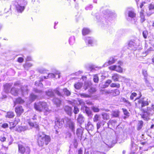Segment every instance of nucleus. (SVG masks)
Masks as SVG:
<instances>
[{
    "label": "nucleus",
    "mask_w": 154,
    "mask_h": 154,
    "mask_svg": "<svg viewBox=\"0 0 154 154\" xmlns=\"http://www.w3.org/2000/svg\"><path fill=\"white\" fill-rule=\"evenodd\" d=\"M24 59L22 57H19L17 59V61L20 63H22Z\"/></svg>",
    "instance_id": "54"
},
{
    "label": "nucleus",
    "mask_w": 154,
    "mask_h": 154,
    "mask_svg": "<svg viewBox=\"0 0 154 154\" xmlns=\"http://www.w3.org/2000/svg\"><path fill=\"white\" fill-rule=\"evenodd\" d=\"M122 101L126 103V106H131V103L128 100H126L125 98H122Z\"/></svg>",
    "instance_id": "35"
},
{
    "label": "nucleus",
    "mask_w": 154,
    "mask_h": 154,
    "mask_svg": "<svg viewBox=\"0 0 154 154\" xmlns=\"http://www.w3.org/2000/svg\"><path fill=\"white\" fill-rule=\"evenodd\" d=\"M18 90L16 89L14 87L12 88L10 90V93L14 96H17L18 95Z\"/></svg>",
    "instance_id": "20"
},
{
    "label": "nucleus",
    "mask_w": 154,
    "mask_h": 154,
    "mask_svg": "<svg viewBox=\"0 0 154 154\" xmlns=\"http://www.w3.org/2000/svg\"><path fill=\"white\" fill-rule=\"evenodd\" d=\"M83 133V131L82 129L81 128L77 129L76 130V134L78 137H81Z\"/></svg>",
    "instance_id": "30"
},
{
    "label": "nucleus",
    "mask_w": 154,
    "mask_h": 154,
    "mask_svg": "<svg viewBox=\"0 0 154 154\" xmlns=\"http://www.w3.org/2000/svg\"><path fill=\"white\" fill-rule=\"evenodd\" d=\"M84 117L82 114H79L77 118V121L80 124L84 122Z\"/></svg>",
    "instance_id": "18"
},
{
    "label": "nucleus",
    "mask_w": 154,
    "mask_h": 154,
    "mask_svg": "<svg viewBox=\"0 0 154 154\" xmlns=\"http://www.w3.org/2000/svg\"><path fill=\"white\" fill-rule=\"evenodd\" d=\"M33 66L32 64L29 63H26L23 65L24 68L26 69H28Z\"/></svg>",
    "instance_id": "38"
},
{
    "label": "nucleus",
    "mask_w": 154,
    "mask_h": 154,
    "mask_svg": "<svg viewBox=\"0 0 154 154\" xmlns=\"http://www.w3.org/2000/svg\"><path fill=\"white\" fill-rule=\"evenodd\" d=\"M146 2H141L140 5V8H142L143 7L144 5V4Z\"/></svg>",
    "instance_id": "61"
},
{
    "label": "nucleus",
    "mask_w": 154,
    "mask_h": 154,
    "mask_svg": "<svg viewBox=\"0 0 154 154\" xmlns=\"http://www.w3.org/2000/svg\"><path fill=\"white\" fill-rule=\"evenodd\" d=\"M15 112L17 116H20L24 112V109L22 106H17L15 108Z\"/></svg>",
    "instance_id": "7"
},
{
    "label": "nucleus",
    "mask_w": 154,
    "mask_h": 154,
    "mask_svg": "<svg viewBox=\"0 0 154 154\" xmlns=\"http://www.w3.org/2000/svg\"><path fill=\"white\" fill-rule=\"evenodd\" d=\"M128 16L131 18L134 17L136 16V14L133 11H130L128 12Z\"/></svg>",
    "instance_id": "44"
},
{
    "label": "nucleus",
    "mask_w": 154,
    "mask_h": 154,
    "mask_svg": "<svg viewBox=\"0 0 154 154\" xmlns=\"http://www.w3.org/2000/svg\"><path fill=\"white\" fill-rule=\"evenodd\" d=\"M104 124L105 123H103L102 122H98L96 124L97 130H98L101 127V126H103Z\"/></svg>",
    "instance_id": "37"
},
{
    "label": "nucleus",
    "mask_w": 154,
    "mask_h": 154,
    "mask_svg": "<svg viewBox=\"0 0 154 154\" xmlns=\"http://www.w3.org/2000/svg\"><path fill=\"white\" fill-rule=\"evenodd\" d=\"M8 124L6 123H4L2 125V127L4 128H7L8 127Z\"/></svg>",
    "instance_id": "55"
},
{
    "label": "nucleus",
    "mask_w": 154,
    "mask_h": 154,
    "mask_svg": "<svg viewBox=\"0 0 154 154\" xmlns=\"http://www.w3.org/2000/svg\"><path fill=\"white\" fill-rule=\"evenodd\" d=\"M46 95L50 97H53L54 96V94L53 91L51 90H48L46 92Z\"/></svg>",
    "instance_id": "36"
},
{
    "label": "nucleus",
    "mask_w": 154,
    "mask_h": 154,
    "mask_svg": "<svg viewBox=\"0 0 154 154\" xmlns=\"http://www.w3.org/2000/svg\"><path fill=\"white\" fill-rule=\"evenodd\" d=\"M12 86V84L10 83H6L3 85L4 91L6 93L9 92V90Z\"/></svg>",
    "instance_id": "12"
},
{
    "label": "nucleus",
    "mask_w": 154,
    "mask_h": 154,
    "mask_svg": "<svg viewBox=\"0 0 154 154\" xmlns=\"http://www.w3.org/2000/svg\"><path fill=\"white\" fill-rule=\"evenodd\" d=\"M115 60L114 58H112L110 59L108 61V63L109 64H111L115 62Z\"/></svg>",
    "instance_id": "49"
},
{
    "label": "nucleus",
    "mask_w": 154,
    "mask_h": 154,
    "mask_svg": "<svg viewBox=\"0 0 154 154\" xmlns=\"http://www.w3.org/2000/svg\"><path fill=\"white\" fill-rule=\"evenodd\" d=\"M25 102L24 100L22 99L20 97H18L16 98L14 103L15 105L16 104H22Z\"/></svg>",
    "instance_id": "16"
},
{
    "label": "nucleus",
    "mask_w": 154,
    "mask_h": 154,
    "mask_svg": "<svg viewBox=\"0 0 154 154\" xmlns=\"http://www.w3.org/2000/svg\"><path fill=\"white\" fill-rule=\"evenodd\" d=\"M51 140L50 137L45 135L43 136L39 135L37 139V143L40 146H43L44 144L47 145L50 142Z\"/></svg>",
    "instance_id": "2"
},
{
    "label": "nucleus",
    "mask_w": 154,
    "mask_h": 154,
    "mask_svg": "<svg viewBox=\"0 0 154 154\" xmlns=\"http://www.w3.org/2000/svg\"><path fill=\"white\" fill-rule=\"evenodd\" d=\"M63 91L64 92L65 94L67 96H69L71 94L70 92L66 88H64L63 89Z\"/></svg>",
    "instance_id": "40"
},
{
    "label": "nucleus",
    "mask_w": 154,
    "mask_h": 154,
    "mask_svg": "<svg viewBox=\"0 0 154 154\" xmlns=\"http://www.w3.org/2000/svg\"><path fill=\"white\" fill-rule=\"evenodd\" d=\"M62 90L60 89L59 88H57L54 90V93L56 94L59 96H62V95L61 92Z\"/></svg>",
    "instance_id": "23"
},
{
    "label": "nucleus",
    "mask_w": 154,
    "mask_h": 154,
    "mask_svg": "<svg viewBox=\"0 0 154 154\" xmlns=\"http://www.w3.org/2000/svg\"><path fill=\"white\" fill-rule=\"evenodd\" d=\"M34 92L35 93H40L42 92L41 90H38L37 89H35L34 90Z\"/></svg>",
    "instance_id": "59"
},
{
    "label": "nucleus",
    "mask_w": 154,
    "mask_h": 154,
    "mask_svg": "<svg viewBox=\"0 0 154 154\" xmlns=\"http://www.w3.org/2000/svg\"><path fill=\"white\" fill-rule=\"evenodd\" d=\"M148 35V32L147 31L145 30L143 32V35L145 38H146Z\"/></svg>",
    "instance_id": "50"
},
{
    "label": "nucleus",
    "mask_w": 154,
    "mask_h": 154,
    "mask_svg": "<svg viewBox=\"0 0 154 154\" xmlns=\"http://www.w3.org/2000/svg\"><path fill=\"white\" fill-rule=\"evenodd\" d=\"M142 73L144 77H147V73L146 71H143L142 72Z\"/></svg>",
    "instance_id": "60"
},
{
    "label": "nucleus",
    "mask_w": 154,
    "mask_h": 154,
    "mask_svg": "<svg viewBox=\"0 0 154 154\" xmlns=\"http://www.w3.org/2000/svg\"><path fill=\"white\" fill-rule=\"evenodd\" d=\"M69 127L72 131H74L75 129L74 124L73 122H71L69 125Z\"/></svg>",
    "instance_id": "42"
},
{
    "label": "nucleus",
    "mask_w": 154,
    "mask_h": 154,
    "mask_svg": "<svg viewBox=\"0 0 154 154\" xmlns=\"http://www.w3.org/2000/svg\"><path fill=\"white\" fill-rule=\"evenodd\" d=\"M96 91V89L95 88L91 87L88 90V91L89 94V95H90L91 96L92 94L95 93Z\"/></svg>",
    "instance_id": "28"
},
{
    "label": "nucleus",
    "mask_w": 154,
    "mask_h": 154,
    "mask_svg": "<svg viewBox=\"0 0 154 154\" xmlns=\"http://www.w3.org/2000/svg\"><path fill=\"white\" fill-rule=\"evenodd\" d=\"M64 111L68 114H71L72 111V108L71 107L68 106H65L64 107Z\"/></svg>",
    "instance_id": "21"
},
{
    "label": "nucleus",
    "mask_w": 154,
    "mask_h": 154,
    "mask_svg": "<svg viewBox=\"0 0 154 154\" xmlns=\"http://www.w3.org/2000/svg\"><path fill=\"white\" fill-rule=\"evenodd\" d=\"M140 110L142 112V113L140 114L141 118L144 120H149L150 119L149 117L150 116L149 112L151 111V108L147 107V110L143 109L142 108H141Z\"/></svg>",
    "instance_id": "4"
},
{
    "label": "nucleus",
    "mask_w": 154,
    "mask_h": 154,
    "mask_svg": "<svg viewBox=\"0 0 154 154\" xmlns=\"http://www.w3.org/2000/svg\"><path fill=\"white\" fill-rule=\"evenodd\" d=\"M151 107H152V108H151V109H152L154 111V104H152L151 105Z\"/></svg>",
    "instance_id": "64"
},
{
    "label": "nucleus",
    "mask_w": 154,
    "mask_h": 154,
    "mask_svg": "<svg viewBox=\"0 0 154 154\" xmlns=\"http://www.w3.org/2000/svg\"><path fill=\"white\" fill-rule=\"evenodd\" d=\"M83 148H80L78 150V154H83Z\"/></svg>",
    "instance_id": "57"
},
{
    "label": "nucleus",
    "mask_w": 154,
    "mask_h": 154,
    "mask_svg": "<svg viewBox=\"0 0 154 154\" xmlns=\"http://www.w3.org/2000/svg\"><path fill=\"white\" fill-rule=\"evenodd\" d=\"M25 8L24 6H21L18 5L16 6V9L17 12L21 13Z\"/></svg>",
    "instance_id": "19"
},
{
    "label": "nucleus",
    "mask_w": 154,
    "mask_h": 154,
    "mask_svg": "<svg viewBox=\"0 0 154 154\" xmlns=\"http://www.w3.org/2000/svg\"><path fill=\"white\" fill-rule=\"evenodd\" d=\"M149 9V10H154V5L152 4H150L148 6Z\"/></svg>",
    "instance_id": "53"
},
{
    "label": "nucleus",
    "mask_w": 154,
    "mask_h": 154,
    "mask_svg": "<svg viewBox=\"0 0 154 154\" xmlns=\"http://www.w3.org/2000/svg\"><path fill=\"white\" fill-rule=\"evenodd\" d=\"M92 109L94 112H98L100 111V109L94 106L92 107Z\"/></svg>",
    "instance_id": "51"
},
{
    "label": "nucleus",
    "mask_w": 154,
    "mask_h": 154,
    "mask_svg": "<svg viewBox=\"0 0 154 154\" xmlns=\"http://www.w3.org/2000/svg\"><path fill=\"white\" fill-rule=\"evenodd\" d=\"M86 104L90 105H93V103L91 102H87Z\"/></svg>",
    "instance_id": "63"
},
{
    "label": "nucleus",
    "mask_w": 154,
    "mask_h": 154,
    "mask_svg": "<svg viewBox=\"0 0 154 154\" xmlns=\"http://www.w3.org/2000/svg\"><path fill=\"white\" fill-rule=\"evenodd\" d=\"M137 94L135 92L132 93L130 96V99L131 100H133L134 97L137 96Z\"/></svg>",
    "instance_id": "47"
},
{
    "label": "nucleus",
    "mask_w": 154,
    "mask_h": 154,
    "mask_svg": "<svg viewBox=\"0 0 154 154\" xmlns=\"http://www.w3.org/2000/svg\"><path fill=\"white\" fill-rule=\"evenodd\" d=\"M80 96L81 97L85 98H88L91 97V95L85 93H82L80 94Z\"/></svg>",
    "instance_id": "46"
},
{
    "label": "nucleus",
    "mask_w": 154,
    "mask_h": 154,
    "mask_svg": "<svg viewBox=\"0 0 154 154\" xmlns=\"http://www.w3.org/2000/svg\"><path fill=\"white\" fill-rule=\"evenodd\" d=\"M18 152L20 154H30L31 150L30 147L23 144H18Z\"/></svg>",
    "instance_id": "3"
},
{
    "label": "nucleus",
    "mask_w": 154,
    "mask_h": 154,
    "mask_svg": "<svg viewBox=\"0 0 154 154\" xmlns=\"http://www.w3.org/2000/svg\"><path fill=\"white\" fill-rule=\"evenodd\" d=\"M64 118H60L56 117H55V128H61L65 123Z\"/></svg>",
    "instance_id": "5"
},
{
    "label": "nucleus",
    "mask_w": 154,
    "mask_h": 154,
    "mask_svg": "<svg viewBox=\"0 0 154 154\" xmlns=\"http://www.w3.org/2000/svg\"><path fill=\"white\" fill-rule=\"evenodd\" d=\"M93 81L97 83L98 82L99 78L97 75L96 74L93 76Z\"/></svg>",
    "instance_id": "41"
},
{
    "label": "nucleus",
    "mask_w": 154,
    "mask_h": 154,
    "mask_svg": "<svg viewBox=\"0 0 154 154\" xmlns=\"http://www.w3.org/2000/svg\"><path fill=\"white\" fill-rule=\"evenodd\" d=\"M91 87V85L89 83H85V84L83 89L85 90H86L88 89H89Z\"/></svg>",
    "instance_id": "45"
},
{
    "label": "nucleus",
    "mask_w": 154,
    "mask_h": 154,
    "mask_svg": "<svg viewBox=\"0 0 154 154\" xmlns=\"http://www.w3.org/2000/svg\"><path fill=\"white\" fill-rule=\"evenodd\" d=\"M101 115L103 119L105 120H108L109 119L110 116L109 114L106 113H103Z\"/></svg>",
    "instance_id": "27"
},
{
    "label": "nucleus",
    "mask_w": 154,
    "mask_h": 154,
    "mask_svg": "<svg viewBox=\"0 0 154 154\" xmlns=\"http://www.w3.org/2000/svg\"><path fill=\"white\" fill-rule=\"evenodd\" d=\"M20 122V119L18 118H15L14 122H9V128L12 130Z\"/></svg>",
    "instance_id": "8"
},
{
    "label": "nucleus",
    "mask_w": 154,
    "mask_h": 154,
    "mask_svg": "<svg viewBox=\"0 0 154 154\" xmlns=\"http://www.w3.org/2000/svg\"><path fill=\"white\" fill-rule=\"evenodd\" d=\"M99 116L97 114H95L93 118V121L97 122L99 120Z\"/></svg>",
    "instance_id": "43"
},
{
    "label": "nucleus",
    "mask_w": 154,
    "mask_h": 154,
    "mask_svg": "<svg viewBox=\"0 0 154 154\" xmlns=\"http://www.w3.org/2000/svg\"><path fill=\"white\" fill-rule=\"evenodd\" d=\"M53 103L57 106H60L61 104V100L58 98H55L52 100Z\"/></svg>",
    "instance_id": "13"
},
{
    "label": "nucleus",
    "mask_w": 154,
    "mask_h": 154,
    "mask_svg": "<svg viewBox=\"0 0 154 154\" xmlns=\"http://www.w3.org/2000/svg\"><path fill=\"white\" fill-rule=\"evenodd\" d=\"M144 11V10L143 9H142L140 13V20L142 22H143L145 20Z\"/></svg>",
    "instance_id": "25"
},
{
    "label": "nucleus",
    "mask_w": 154,
    "mask_h": 154,
    "mask_svg": "<svg viewBox=\"0 0 154 154\" xmlns=\"http://www.w3.org/2000/svg\"><path fill=\"white\" fill-rule=\"evenodd\" d=\"M116 71L121 73L123 72V69L122 68L119 66H116Z\"/></svg>",
    "instance_id": "39"
},
{
    "label": "nucleus",
    "mask_w": 154,
    "mask_h": 154,
    "mask_svg": "<svg viewBox=\"0 0 154 154\" xmlns=\"http://www.w3.org/2000/svg\"><path fill=\"white\" fill-rule=\"evenodd\" d=\"M28 123L29 125L32 127L38 128V123L36 122H32L31 121L29 122Z\"/></svg>",
    "instance_id": "31"
},
{
    "label": "nucleus",
    "mask_w": 154,
    "mask_h": 154,
    "mask_svg": "<svg viewBox=\"0 0 154 154\" xmlns=\"http://www.w3.org/2000/svg\"><path fill=\"white\" fill-rule=\"evenodd\" d=\"M6 140V138L5 137H1L0 138V141L2 142H4Z\"/></svg>",
    "instance_id": "58"
},
{
    "label": "nucleus",
    "mask_w": 154,
    "mask_h": 154,
    "mask_svg": "<svg viewBox=\"0 0 154 154\" xmlns=\"http://www.w3.org/2000/svg\"><path fill=\"white\" fill-rule=\"evenodd\" d=\"M110 86L111 88H119L120 85V84L118 83H112L110 84Z\"/></svg>",
    "instance_id": "34"
},
{
    "label": "nucleus",
    "mask_w": 154,
    "mask_h": 154,
    "mask_svg": "<svg viewBox=\"0 0 154 154\" xmlns=\"http://www.w3.org/2000/svg\"><path fill=\"white\" fill-rule=\"evenodd\" d=\"M117 122L115 119L110 120L107 123L108 126L109 125H111L112 127H114L117 126Z\"/></svg>",
    "instance_id": "17"
},
{
    "label": "nucleus",
    "mask_w": 154,
    "mask_h": 154,
    "mask_svg": "<svg viewBox=\"0 0 154 154\" xmlns=\"http://www.w3.org/2000/svg\"><path fill=\"white\" fill-rule=\"evenodd\" d=\"M26 60H31L32 59L31 57L28 56L27 57Z\"/></svg>",
    "instance_id": "62"
},
{
    "label": "nucleus",
    "mask_w": 154,
    "mask_h": 154,
    "mask_svg": "<svg viewBox=\"0 0 154 154\" xmlns=\"http://www.w3.org/2000/svg\"><path fill=\"white\" fill-rule=\"evenodd\" d=\"M123 77L120 75L116 73H113L111 77V78L114 82H119V79Z\"/></svg>",
    "instance_id": "9"
},
{
    "label": "nucleus",
    "mask_w": 154,
    "mask_h": 154,
    "mask_svg": "<svg viewBox=\"0 0 154 154\" xmlns=\"http://www.w3.org/2000/svg\"><path fill=\"white\" fill-rule=\"evenodd\" d=\"M93 43V40L91 39L88 40V45H92Z\"/></svg>",
    "instance_id": "56"
},
{
    "label": "nucleus",
    "mask_w": 154,
    "mask_h": 154,
    "mask_svg": "<svg viewBox=\"0 0 154 154\" xmlns=\"http://www.w3.org/2000/svg\"><path fill=\"white\" fill-rule=\"evenodd\" d=\"M29 97L31 100L34 101L38 98V96L33 93H31L29 95Z\"/></svg>",
    "instance_id": "32"
},
{
    "label": "nucleus",
    "mask_w": 154,
    "mask_h": 154,
    "mask_svg": "<svg viewBox=\"0 0 154 154\" xmlns=\"http://www.w3.org/2000/svg\"><path fill=\"white\" fill-rule=\"evenodd\" d=\"M143 125L144 122L142 120H139L137 126V130L140 131L143 128Z\"/></svg>",
    "instance_id": "15"
},
{
    "label": "nucleus",
    "mask_w": 154,
    "mask_h": 154,
    "mask_svg": "<svg viewBox=\"0 0 154 154\" xmlns=\"http://www.w3.org/2000/svg\"><path fill=\"white\" fill-rule=\"evenodd\" d=\"M90 32V30L86 28H84L82 30V34L83 35H85L88 34Z\"/></svg>",
    "instance_id": "24"
},
{
    "label": "nucleus",
    "mask_w": 154,
    "mask_h": 154,
    "mask_svg": "<svg viewBox=\"0 0 154 154\" xmlns=\"http://www.w3.org/2000/svg\"><path fill=\"white\" fill-rule=\"evenodd\" d=\"M112 82V80L110 79H108L104 83V84L103 86V88H106L108 87L110 84Z\"/></svg>",
    "instance_id": "33"
},
{
    "label": "nucleus",
    "mask_w": 154,
    "mask_h": 154,
    "mask_svg": "<svg viewBox=\"0 0 154 154\" xmlns=\"http://www.w3.org/2000/svg\"><path fill=\"white\" fill-rule=\"evenodd\" d=\"M73 112L75 114H76L78 113L79 112V110L77 106H74Z\"/></svg>",
    "instance_id": "52"
},
{
    "label": "nucleus",
    "mask_w": 154,
    "mask_h": 154,
    "mask_svg": "<svg viewBox=\"0 0 154 154\" xmlns=\"http://www.w3.org/2000/svg\"><path fill=\"white\" fill-rule=\"evenodd\" d=\"M150 102V100L148 101L147 100L144 101L143 99H139L137 103H135L136 107L137 108H140V107L141 108L148 106L149 104V103Z\"/></svg>",
    "instance_id": "6"
},
{
    "label": "nucleus",
    "mask_w": 154,
    "mask_h": 154,
    "mask_svg": "<svg viewBox=\"0 0 154 154\" xmlns=\"http://www.w3.org/2000/svg\"><path fill=\"white\" fill-rule=\"evenodd\" d=\"M15 116L14 112L11 111L7 112L5 116L6 118L8 119H13Z\"/></svg>",
    "instance_id": "14"
},
{
    "label": "nucleus",
    "mask_w": 154,
    "mask_h": 154,
    "mask_svg": "<svg viewBox=\"0 0 154 154\" xmlns=\"http://www.w3.org/2000/svg\"><path fill=\"white\" fill-rule=\"evenodd\" d=\"M120 111L119 109L115 110L112 111L111 116L112 118H118L120 116Z\"/></svg>",
    "instance_id": "11"
},
{
    "label": "nucleus",
    "mask_w": 154,
    "mask_h": 154,
    "mask_svg": "<svg viewBox=\"0 0 154 154\" xmlns=\"http://www.w3.org/2000/svg\"><path fill=\"white\" fill-rule=\"evenodd\" d=\"M122 110L124 115L125 116L124 117L125 118L128 117L129 116L130 113L126 109L122 108Z\"/></svg>",
    "instance_id": "29"
},
{
    "label": "nucleus",
    "mask_w": 154,
    "mask_h": 154,
    "mask_svg": "<svg viewBox=\"0 0 154 154\" xmlns=\"http://www.w3.org/2000/svg\"><path fill=\"white\" fill-rule=\"evenodd\" d=\"M116 65H114L111 66H109L108 68L109 69L112 71H115L116 70Z\"/></svg>",
    "instance_id": "48"
},
{
    "label": "nucleus",
    "mask_w": 154,
    "mask_h": 154,
    "mask_svg": "<svg viewBox=\"0 0 154 154\" xmlns=\"http://www.w3.org/2000/svg\"><path fill=\"white\" fill-rule=\"evenodd\" d=\"M108 94H111L113 96H115L119 95L120 94V91L119 90L116 89L113 90L107 91Z\"/></svg>",
    "instance_id": "10"
},
{
    "label": "nucleus",
    "mask_w": 154,
    "mask_h": 154,
    "mask_svg": "<svg viewBox=\"0 0 154 154\" xmlns=\"http://www.w3.org/2000/svg\"><path fill=\"white\" fill-rule=\"evenodd\" d=\"M34 108L36 111L39 112L42 111L48 112L50 111L47 103L44 101L35 102L34 103Z\"/></svg>",
    "instance_id": "1"
},
{
    "label": "nucleus",
    "mask_w": 154,
    "mask_h": 154,
    "mask_svg": "<svg viewBox=\"0 0 154 154\" xmlns=\"http://www.w3.org/2000/svg\"><path fill=\"white\" fill-rule=\"evenodd\" d=\"M83 108H85V113L88 116H89L92 115V112L89 109V108L87 106H84Z\"/></svg>",
    "instance_id": "22"
},
{
    "label": "nucleus",
    "mask_w": 154,
    "mask_h": 154,
    "mask_svg": "<svg viewBox=\"0 0 154 154\" xmlns=\"http://www.w3.org/2000/svg\"><path fill=\"white\" fill-rule=\"evenodd\" d=\"M82 83L81 82H77L74 84V86L75 89H80L82 87Z\"/></svg>",
    "instance_id": "26"
}]
</instances>
